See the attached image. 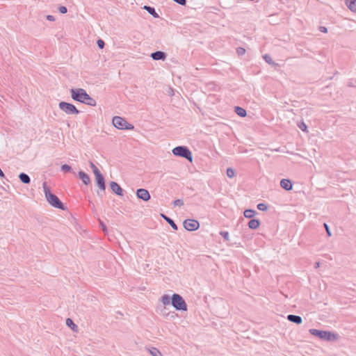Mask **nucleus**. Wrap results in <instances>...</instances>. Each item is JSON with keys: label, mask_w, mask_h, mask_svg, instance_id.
I'll return each instance as SVG.
<instances>
[{"label": "nucleus", "mask_w": 356, "mask_h": 356, "mask_svg": "<svg viewBox=\"0 0 356 356\" xmlns=\"http://www.w3.org/2000/svg\"><path fill=\"white\" fill-rule=\"evenodd\" d=\"M256 213L255 210L246 209V218H252Z\"/></svg>", "instance_id": "nucleus-27"}, {"label": "nucleus", "mask_w": 356, "mask_h": 356, "mask_svg": "<svg viewBox=\"0 0 356 356\" xmlns=\"http://www.w3.org/2000/svg\"><path fill=\"white\" fill-rule=\"evenodd\" d=\"M220 235L225 240V241H229V232H227V231H221L220 232Z\"/></svg>", "instance_id": "nucleus-31"}, {"label": "nucleus", "mask_w": 356, "mask_h": 356, "mask_svg": "<svg viewBox=\"0 0 356 356\" xmlns=\"http://www.w3.org/2000/svg\"><path fill=\"white\" fill-rule=\"evenodd\" d=\"M309 332L319 339L326 341H334L339 339V335L337 333H334L330 331L319 330L316 329H309Z\"/></svg>", "instance_id": "nucleus-2"}, {"label": "nucleus", "mask_w": 356, "mask_h": 356, "mask_svg": "<svg viewBox=\"0 0 356 356\" xmlns=\"http://www.w3.org/2000/svg\"><path fill=\"white\" fill-rule=\"evenodd\" d=\"M260 225V221L258 219H250L248 222V226L251 229H256Z\"/></svg>", "instance_id": "nucleus-16"}, {"label": "nucleus", "mask_w": 356, "mask_h": 356, "mask_svg": "<svg viewBox=\"0 0 356 356\" xmlns=\"http://www.w3.org/2000/svg\"><path fill=\"white\" fill-rule=\"evenodd\" d=\"M298 127L303 131H306L307 128V125L304 122L299 124Z\"/></svg>", "instance_id": "nucleus-36"}, {"label": "nucleus", "mask_w": 356, "mask_h": 356, "mask_svg": "<svg viewBox=\"0 0 356 356\" xmlns=\"http://www.w3.org/2000/svg\"><path fill=\"white\" fill-rule=\"evenodd\" d=\"M97 46L100 49H103L104 47V45H105L104 42L102 40H101V39L97 40Z\"/></svg>", "instance_id": "nucleus-35"}, {"label": "nucleus", "mask_w": 356, "mask_h": 356, "mask_svg": "<svg viewBox=\"0 0 356 356\" xmlns=\"http://www.w3.org/2000/svg\"><path fill=\"white\" fill-rule=\"evenodd\" d=\"M323 226L325 227V229L326 231V234H327V236H329V237L331 236H332V233H331V231L330 229V227H329L328 225L325 222L323 224Z\"/></svg>", "instance_id": "nucleus-33"}, {"label": "nucleus", "mask_w": 356, "mask_h": 356, "mask_svg": "<svg viewBox=\"0 0 356 356\" xmlns=\"http://www.w3.org/2000/svg\"><path fill=\"white\" fill-rule=\"evenodd\" d=\"M150 56L154 60H164L166 58V54L161 51H156L152 53Z\"/></svg>", "instance_id": "nucleus-11"}, {"label": "nucleus", "mask_w": 356, "mask_h": 356, "mask_svg": "<svg viewBox=\"0 0 356 356\" xmlns=\"http://www.w3.org/2000/svg\"><path fill=\"white\" fill-rule=\"evenodd\" d=\"M245 211H244L243 212V216H245Z\"/></svg>", "instance_id": "nucleus-46"}, {"label": "nucleus", "mask_w": 356, "mask_h": 356, "mask_svg": "<svg viewBox=\"0 0 356 356\" xmlns=\"http://www.w3.org/2000/svg\"><path fill=\"white\" fill-rule=\"evenodd\" d=\"M348 8L353 12H356V0H346Z\"/></svg>", "instance_id": "nucleus-20"}, {"label": "nucleus", "mask_w": 356, "mask_h": 356, "mask_svg": "<svg viewBox=\"0 0 356 356\" xmlns=\"http://www.w3.org/2000/svg\"><path fill=\"white\" fill-rule=\"evenodd\" d=\"M173 204L175 207H177V206L181 207V206L184 205V202L182 200L178 199L173 202Z\"/></svg>", "instance_id": "nucleus-34"}, {"label": "nucleus", "mask_w": 356, "mask_h": 356, "mask_svg": "<svg viewBox=\"0 0 356 356\" xmlns=\"http://www.w3.org/2000/svg\"><path fill=\"white\" fill-rule=\"evenodd\" d=\"M287 320L290 322L294 323L297 325H300L302 322V317L297 315L289 314L287 316Z\"/></svg>", "instance_id": "nucleus-14"}, {"label": "nucleus", "mask_w": 356, "mask_h": 356, "mask_svg": "<svg viewBox=\"0 0 356 356\" xmlns=\"http://www.w3.org/2000/svg\"><path fill=\"white\" fill-rule=\"evenodd\" d=\"M319 30L320 31L323 32V33H327V29L325 26H320L319 27Z\"/></svg>", "instance_id": "nucleus-41"}, {"label": "nucleus", "mask_w": 356, "mask_h": 356, "mask_svg": "<svg viewBox=\"0 0 356 356\" xmlns=\"http://www.w3.org/2000/svg\"><path fill=\"white\" fill-rule=\"evenodd\" d=\"M235 175V172L234 169L229 168L227 169V176L229 178L234 177Z\"/></svg>", "instance_id": "nucleus-30"}, {"label": "nucleus", "mask_w": 356, "mask_h": 356, "mask_svg": "<svg viewBox=\"0 0 356 356\" xmlns=\"http://www.w3.org/2000/svg\"><path fill=\"white\" fill-rule=\"evenodd\" d=\"M100 225H101V226H102V229H103L104 232H106V225H104V223H103L102 221H100Z\"/></svg>", "instance_id": "nucleus-43"}, {"label": "nucleus", "mask_w": 356, "mask_h": 356, "mask_svg": "<svg viewBox=\"0 0 356 356\" xmlns=\"http://www.w3.org/2000/svg\"><path fill=\"white\" fill-rule=\"evenodd\" d=\"M144 9L146 10L154 17L158 18L159 17L158 13L156 12L154 8L149 6H145Z\"/></svg>", "instance_id": "nucleus-21"}, {"label": "nucleus", "mask_w": 356, "mask_h": 356, "mask_svg": "<svg viewBox=\"0 0 356 356\" xmlns=\"http://www.w3.org/2000/svg\"><path fill=\"white\" fill-rule=\"evenodd\" d=\"M72 170L71 166L67 164H63L61 165V170L65 172H70Z\"/></svg>", "instance_id": "nucleus-32"}, {"label": "nucleus", "mask_w": 356, "mask_h": 356, "mask_svg": "<svg viewBox=\"0 0 356 356\" xmlns=\"http://www.w3.org/2000/svg\"><path fill=\"white\" fill-rule=\"evenodd\" d=\"M47 20H49V21H50V22H54V21H55V17H54V16H53V15H48L47 16Z\"/></svg>", "instance_id": "nucleus-40"}, {"label": "nucleus", "mask_w": 356, "mask_h": 356, "mask_svg": "<svg viewBox=\"0 0 356 356\" xmlns=\"http://www.w3.org/2000/svg\"><path fill=\"white\" fill-rule=\"evenodd\" d=\"M257 209L260 211H265L268 209V206L264 203H259L257 206Z\"/></svg>", "instance_id": "nucleus-29"}, {"label": "nucleus", "mask_w": 356, "mask_h": 356, "mask_svg": "<svg viewBox=\"0 0 356 356\" xmlns=\"http://www.w3.org/2000/svg\"><path fill=\"white\" fill-rule=\"evenodd\" d=\"M71 97L76 102L80 103H83L85 101L86 97H87L88 93L83 88H72L70 90Z\"/></svg>", "instance_id": "nucleus-6"}, {"label": "nucleus", "mask_w": 356, "mask_h": 356, "mask_svg": "<svg viewBox=\"0 0 356 356\" xmlns=\"http://www.w3.org/2000/svg\"><path fill=\"white\" fill-rule=\"evenodd\" d=\"M320 266V262H316L315 263V265H314V267L316 268H318Z\"/></svg>", "instance_id": "nucleus-45"}, {"label": "nucleus", "mask_w": 356, "mask_h": 356, "mask_svg": "<svg viewBox=\"0 0 356 356\" xmlns=\"http://www.w3.org/2000/svg\"><path fill=\"white\" fill-rule=\"evenodd\" d=\"M170 297L168 296V295H164L161 297V302L164 305H170Z\"/></svg>", "instance_id": "nucleus-24"}, {"label": "nucleus", "mask_w": 356, "mask_h": 356, "mask_svg": "<svg viewBox=\"0 0 356 356\" xmlns=\"http://www.w3.org/2000/svg\"><path fill=\"white\" fill-rule=\"evenodd\" d=\"M280 186L286 190V191H291L293 188V184L290 179H282L280 181Z\"/></svg>", "instance_id": "nucleus-13"}, {"label": "nucleus", "mask_w": 356, "mask_h": 356, "mask_svg": "<svg viewBox=\"0 0 356 356\" xmlns=\"http://www.w3.org/2000/svg\"><path fill=\"white\" fill-rule=\"evenodd\" d=\"M113 124L115 127L121 130H133L134 126L129 123L125 119L120 116H115L113 118Z\"/></svg>", "instance_id": "nucleus-4"}, {"label": "nucleus", "mask_w": 356, "mask_h": 356, "mask_svg": "<svg viewBox=\"0 0 356 356\" xmlns=\"http://www.w3.org/2000/svg\"><path fill=\"white\" fill-rule=\"evenodd\" d=\"M174 155L187 159L189 161H193L192 153L186 146H177L172 149Z\"/></svg>", "instance_id": "nucleus-5"}, {"label": "nucleus", "mask_w": 356, "mask_h": 356, "mask_svg": "<svg viewBox=\"0 0 356 356\" xmlns=\"http://www.w3.org/2000/svg\"><path fill=\"white\" fill-rule=\"evenodd\" d=\"M58 10L62 14H65V13H66L67 12V8L65 6H60L58 8Z\"/></svg>", "instance_id": "nucleus-37"}, {"label": "nucleus", "mask_w": 356, "mask_h": 356, "mask_svg": "<svg viewBox=\"0 0 356 356\" xmlns=\"http://www.w3.org/2000/svg\"><path fill=\"white\" fill-rule=\"evenodd\" d=\"M5 177V175L3 173V172L1 170V169L0 168V177Z\"/></svg>", "instance_id": "nucleus-44"}, {"label": "nucleus", "mask_w": 356, "mask_h": 356, "mask_svg": "<svg viewBox=\"0 0 356 356\" xmlns=\"http://www.w3.org/2000/svg\"><path fill=\"white\" fill-rule=\"evenodd\" d=\"M43 191L48 203L54 208L60 209L61 210H65V207L63 204V202L59 200V198L51 193L49 188L47 186V183L44 182L42 184Z\"/></svg>", "instance_id": "nucleus-1"}, {"label": "nucleus", "mask_w": 356, "mask_h": 356, "mask_svg": "<svg viewBox=\"0 0 356 356\" xmlns=\"http://www.w3.org/2000/svg\"><path fill=\"white\" fill-rule=\"evenodd\" d=\"M171 304L177 311H186L187 305L184 298L177 293H174L171 298Z\"/></svg>", "instance_id": "nucleus-3"}, {"label": "nucleus", "mask_w": 356, "mask_h": 356, "mask_svg": "<svg viewBox=\"0 0 356 356\" xmlns=\"http://www.w3.org/2000/svg\"><path fill=\"white\" fill-rule=\"evenodd\" d=\"M263 58L267 63L272 65H277L275 62H273V60L270 55L265 54V55H264Z\"/></svg>", "instance_id": "nucleus-25"}, {"label": "nucleus", "mask_w": 356, "mask_h": 356, "mask_svg": "<svg viewBox=\"0 0 356 356\" xmlns=\"http://www.w3.org/2000/svg\"><path fill=\"white\" fill-rule=\"evenodd\" d=\"M234 111L239 116L245 117V108L240 106H235Z\"/></svg>", "instance_id": "nucleus-23"}, {"label": "nucleus", "mask_w": 356, "mask_h": 356, "mask_svg": "<svg viewBox=\"0 0 356 356\" xmlns=\"http://www.w3.org/2000/svg\"><path fill=\"white\" fill-rule=\"evenodd\" d=\"M79 177L86 185H88L90 182V179L89 176L83 171L81 170L79 172Z\"/></svg>", "instance_id": "nucleus-15"}, {"label": "nucleus", "mask_w": 356, "mask_h": 356, "mask_svg": "<svg viewBox=\"0 0 356 356\" xmlns=\"http://www.w3.org/2000/svg\"><path fill=\"white\" fill-rule=\"evenodd\" d=\"M111 189L112 191L119 196L123 195V190L120 186L115 181H111L110 183Z\"/></svg>", "instance_id": "nucleus-10"}, {"label": "nucleus", "mask_w": 356, "mask_h": 356, "mask_svg": "<svg viewBox=\"0 0 356 356\" xmlns=\"http://www.w3.org/2000/svg\"><path fill=\"white\" fill-rule=\"evenodd\" d=\"M66 325L71 327V329L74 331H76L78 329V326L73 322L71 318H68L66 319Z\"/></svg>", "instance_id": "nucleus-22"}, {"label": "nucleus", "mask_w": 356, "mask_h": 356, "mask_svg": "<svg viewBox=\"0 0 356 356\" xmlns=\"http://www.w3.org/2000/svg\"><path fill=\"white\" fill-rule=\"evenodd\" d=\"M58 106L61 111L67 115H77L80 113L74 104L68 102H60Z\"/></svg>", "instance_id": "nucleus-7"}, {"label": "nucleus", "mask_w": 356, "mask_h": 356, "mask_svg": "<svg viewBox=\"0 0 356 356\" xmlns=\"http://www.w3.org/2000/svg\"><path fill=\"white\" fill-rule=\"evenodd\" d=\"M173 1L181 6H185L186 3V0H173Z\"/></svg>", "instance_id": "nucleus-38"}, {"label": "nucleus", "mask_w": 356, "mask_h": 356, "mask_svg": "<svg viewBox=\"0 0 356 356\" xmlns=\"http://www.w3.org/2000/svg\"><path fill=\"white\" fill-rule=\"evenodd\" d=\"M356 86V81H351L348 83V86L350 87H355Z\"/></svg>", "instance_id": "nucleus-42"}, {"label": "nucleus", "mask_w": 356, "mask_h": 356, "mask_svg": "<svg viewBox=\"0 0 356 356\" xmlns=\"http://www.w3.org/2000/svg\"><path fill=\"white\" fill-rule=\"evenodd\" d=\"M136 196L138 199L145 202L148 201L151 198L149 191L145 188L138 189L136 191Z\"/></svg>", "instance_id": "nucleus-9"}, {"label": "nucleus", "mask_w": 356, "mask_h": 356, "mask_svg": "<svg viewBox=\"0 0 356 356\" xmlns=\"http://www.w3.org/2000/svg\"><path fill=\"white\" fill-rule=\"evenodd\" d=\"M161 217L172 227V228L174 230L178 229L177 225H176V223L174 222V220L172 219H171L170 218H169L168 216H167L164 214H161Z\"/></svg>", "instance_id": "nucleus-17"}, {"label": "nucleus", "mask_w": 356, "mask_h": 356, "mask_svg": "<svg viewBox=\"0 0 356 356\" xmlns=\"http://www.w3.org/2000/svg\"><path fill=\"white\" fill-rule=\"evenodd\" d=\"M90 166L92 168L95 176L101 173L99 169L92 162H90Z\"/></svg>", "instance_id": "nucleus-28"}, {"label": "nucleus", "mask_w": 356, "mask_h": 356, "mask_svg": "<svg viewBox=\"0 0 356 356\" xmlns=\"http://www.w3.org/2000/svg\"><path fill=\"white\" fill-rule=\"evenodd\" d=\"M82 104H85L86 105L90 106H95L97 104V102L95 99L91 97L88 94L87 95V97H86L84 102Z\"/></svg>", "instance_id": "nucleus-18"}, {"label": "nucleus", "mask_w": 356, "mask_h": 356, "mask_svg": "<svg viewBox=\"0 0 356 356\" xmlns=\"http://www.w3.org/2000/svg\"><path fill=\"white\" fill-rule=\"evenodd\" d=\"M97 186L102 191H104L106 188L105 181L102 173L95 175Z\"/></svg>", "instance_id": "nucleus-12"}, {"label": "nucleus", "mask_w": 356, "mask_h": 356, "mask_svg": "<svg viewBox=\"0 0 356 356\" xmlns=\"http://www.w3.org/2000/svg\"><path fill=\"white\" fill-rule=\"evenodd\" d=\"M149 353L152 356H162L161 353L156 348L149 349Z\"/></svg>", "instance_id": "nucleus-26"}, {"label": "nucleus", "mask_w": 356, "mask_h": 356, "mask_svg": "<svg viewBox=\"0 0 356 356\" xmlns=\"http://www.w3.org/2000/svg\"><path fill=\"white\" fill-rule=\"evenodd\" d=\"M183 225L187 231L193 232L200 227V222L195 219H186L184 221Z\"/></svg>", "instance_id": "nucleus-8"}, {"label": "nucleus", "mask_w": 356, "mask_h": 356, "mask_svg": "<svg viewBox=\"0 0 356 356\" xmlns=\"http://www.w3.org/2000/svg\"><path fill=\"white\" fill-rule=\"evenodd\" d=\"M19 179L23 184H29L31 182V179L29 176L24 172H21L19 175Z\"/></svg>", "instance_id": "nucleus-19"}, {"label": "nucleus", "mask_w": 356, "mask_h": 356, "mask_svg": "<svg viewBox=\"0 0 356 356\" xmlns=\"http://www.w3.org/2000/svg\"><path fill=\"white\" fill-rule=\"evenodd\" d=\"M237 54L238 55H243L245 54V48H243V47H238L237 49Z\"/></svg>", "instance_id": "nucleus-39"}]
</instances>
